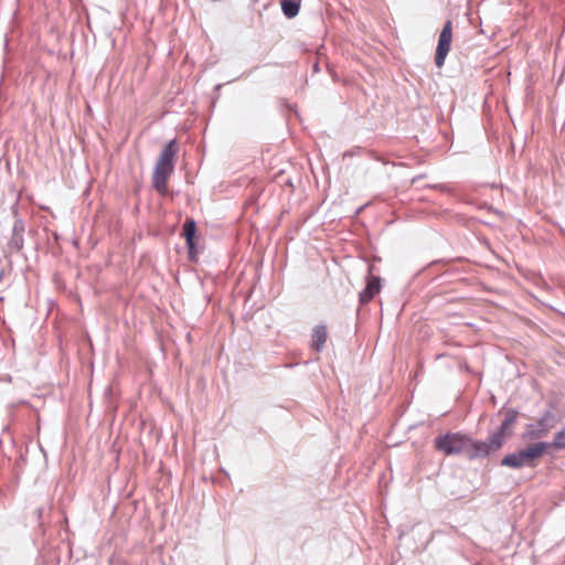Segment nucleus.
Wrapping results in <instances>:
<instances>
[{"mask_svg": "<svg viewBox=\"0 0 565 565\" xmlns=\"http://www.w3.org/2000/svg\"><path fill=\"white\" fill-rule=\"evenodd\" d=\"M434 446L437 451L446 456L465 455L469 459H476L498 451L500 443L492 441L490 446H486L484 441H476L467 435L447 433L437 436L434 440Z\"/></svg>", "mask_w": 565, "mask_h": 565, "instance_id": "1", "label": "nucleus"}, {"mask_svg": "<svg viewBox=\"0 0 565 565\" xmlns=\"http://www.w3.org/2000/svg\"><path fill=\"white\" fill-rule=\"evenodd\" d=\"M178 153L177 140H170L159 154L153 173L152 185L160 193L166 194L168 191V180L174 171V158Z\"/></svg>", "mask_w": 565, "mask_h": 565, "instance_id": "2", "label": "nucleus"}, {"mask_svg": "<svg viewBox=\"0 0 565 565\" xmlns=\"http://www.w3.org/2000/svg\"><path fill=\"white\" fill-rule=\"evenodd\" d=\"M550 449V443L539 441L513 454L507 455L501 465L514 469L535 467V460Z\"/></svg>", "mask_w": 565, "mask_h": 565, "instance_id": "3", "label": "nucleus"}, {"mask_svg": "<svg viewBox=\"0 0 565 565\" xmlns=\"http://www.w3.org/2000/svg\"><path fill=\"white\" fill-rule=\"evenodd\" d=\"M555 426V417L551 412H546L536 424H530L523 434V439H539L547 435Z\"/></svg>", "mask_w": 565, "mask_h": 565, "instance_id": "4", "label": "nucleus"}, {"mask_svg": "<svg viewBox=\"0 0 565 565\" xmlns=\"http://www.w3.org/2000/svg\"><path fill=\"white\" fill-rule=\"evenodd\" d=\"M451 40L452 23L450 20H448L445 23L438 39V44L435 54V64L437 67H441L445 64V60L450 51Z\"/></svg>", "mask_w": 565, "mask_h": 565, "instance_id": "5", "label": "nucleus"}, {"mask_svg": "<svg viewBox=\"0 0 565 565\" xmlns=\"http://www.w3.org/2000/svg\"><path fill=\"white\" fill-rule=\"evenodd\" d=\"M516 417H518V412L516 411L508 409L505 415H504V419L501 423V425L498 428V430L492 433L488 437V439L484 440L486 446H490V444H492V441L493 443L494 441H499L500 443L499 449H500L504 445V443H505L507 435L511 434L510 430H511V427L513 426V424L515 423Z\"/></svg>", "mask_w": 565, "mask_h": 565, "instance_id": "6", "label": "nucleus"}, {"mask_svg": "<svg viewBox=\"0 0 565 565\" xmlns=\"http://www.w3.org/2000/svg\"><path fill=\"white\" fill-rule=\"evenodd\" d=\"M196 232V224L193 218H186L183 224V236L185 238V243L189 249V256L191 259H194L198 250L194 244V236Z\"/></svg>", "mask_w": 565, "mask_h": 565, "instance_id": "7", "label": "nucleus"}, {"mask_svg": "<svg viewBox=\"0 0 565 565\" xmlns=\"http://www.w3.org/2000/svg\"><path fill=\"white\" fill-rule=\"evenodd\" d=\"M381 290L380 277L370 276L367 278L366 287L360 292V301L366 303L371 301L376 294Z\"/></svg>", "mask_w": 565, "mask_h": 565, "instance_id": "8", "label": "nucleus"}, {"mask_svg": "<svg viewBox=\"0 0 565 565\" xmlns=\"http://www.w3.org/2000/svg\"><path fill=\"white\" fill-rule=\"evenodd\" d=\"M328 333L324 326H317L312 332V348L320 352L327 341Z\"/></svg>", "mask_w": 565, "mask_h": 565, "instance_id": "9", "label": "nucleus"}, {"mask_svg": "<svg viewBox=\"0 0 565 565\" xmlns=\"http://www.w3.org/2000/svg\"><path fill=\"white\" fill-rule=\"evenodd\" d=\"M280 4L284 14L289 19L295 18L299 13V0H281Z\"/></svg>", "mask_w": 565, "mask_h": 565, "instance_id": "10", "label": "nucleus"}, {"mask_svg": "<svg viewBox=\"0 0 565 565\" xmlns=\"http://www.w3.org/2000/svg\"><path fill=\"white\" fill-rule=\"evenodd\" d=\"M550 448H554L556 450L565 449V428L555 434L553 443L550 444Z\"/></svg>", "mask_w": 565, "mask_h": 565, "instance_id": "11", "label": "nucleus"}, {"mask_svg": "<svg viewBox=\"0 0 565 565\" xmlns=\"http://www.w3.org/2000/svg\"><path fill=\"white\" fill-rule=\"evenodd\" d=\"M23 232H24L23 223L21 221H15L12 235L23 236Z\"/></svg>", "mask_w": 565, "mask_h": 565, "instance_id": "12", "label": "nucleus"}, {"mask_svg": "<svg viewBox=\"0 0 565 565\" xmlns=\"http://www.w3.org/2000/svg\"><path fill=\"white\" fill-rule=\"evenodd\" d=\"M11 245L18 250L21 249L23 246V236L12 235Z\"/></svg>", "mask_w": 565, "mask_h": 565, "instance_id": "13", "label": "nucleus"}]
</instances>
